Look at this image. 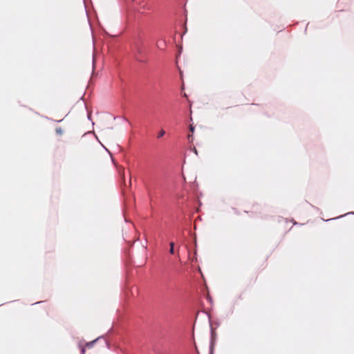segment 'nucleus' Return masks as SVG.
I'll return each instance as SVG.
<instances>
[{
	"mask_svg": "<svg viewBox=\"0 0 354 354\" xmlns=\"http://www.w3.org/2000/svg\"><path fill=\"white\" fill-rule=\"evenodd\" d=\"M169 246H170V249H169V253L171 254H174V243L173 242H171L170 244H169Z\"/></svg>",
	"mask_w": 354,
	"mask_h": 354,
	"instance_id": "obj_2",
	"label": "nucleus"
},
{
	"mask_svg": "<svg viewBox=\"0 0 354 354\" xmlns=\"http://www.w3.org/2000/svg\"><path fill=\"white\" fill-rule=\"evenodd\" d=\"M81 353L82 354H84L85 353V348L84 347L82 348V349H81Z\"/></svg>",
	"mask_w": 354,
	"mask_h": 354,
	"instance_id": "obj_5",
	"label": "nucleus"
},
{
	"mask_svg": "<svg viewBox=\"0 0 354 354\" xmlns=\"http://www.w3.org/2000/svg\"><path fill=\"white\" fill-rule=\"evenodd\" d=\"M92 344H93L92 342L88 343V344H87V346H92Z\"/></svg>",
	"mask_w": 354,
	"mask_h": 354,
	"instance_id": "obj_7",
	"label": "nucleus"
},
{
	"mask_svg": "<svg viewBox=\"0 0 354 354\" xmlns=\"http://www.w3.org/2000/svg\"><path fill=\"white\" fill-rule=\"evenodd\" d=\"M142 8L143 9H145V10H149V9H150V7H149L148 5H147V4L143 5V6H142Z\"/></svg>",
	"mask_w": 354,
	"mask_h": 354,
	"instance_id": "obj_4",
	"label": "nucleus"
},
{
	"mask_svg": "<svg viewBox=\"0 0 354 354\" xmlns=\"http://www.w3.org/2000/svg\"><path fill=\"white\" fill-rule=\"evenodd\" d=\"M165 134V131L161 129L158 133V138H162Z\"/></svg>",
	"mask_w": 354,
	"mask_h": 354,
	"instance_id": "obj_3",
	"label": "nucleus"
},
{
	"mask_svg": "<svg viewBox=\"0 0 354 354\" xmlns=\"http://www.w3.org/2000/svg\"><path fill=\"white\" fill-rule=\"evenodd\" d=\"M138 53H140L141 52L140 48H138Z\"/></svg>",
	"mask_w": 354,
	"mask_h": 354,
	"instance_id": "obj_8",
	"label": "nucleus"
},
{
	"mask_svg": "<svg viewBox=\"0 0 354 354\" xmlns=\"http://www.w3.org/2000/svg\"><path fill=\"white\" fill-rule=\"evenodd\" d=\"M55 132L58 136H62L64 133V130L62 127H57L55 129Z\"/></svg>",
	"mask_w": 354,
	"mask_h": 354,
	"instance_id": "obj_1",
	"label": "nucleus"
},
{
	"mask_svg": "<svg viewBox=\"0 0 354 354\" xmlns=\"http://www.w3.org/2000/svg\"><path fill=\"white\" fill-rule=\"evenodd\" d=\"M189 129L192 132L194 131V127L192 125L190 126Z\"/></svg>",
	"mask_w": 354,
	"mask_h": 354,
	"instance_id": "obj_6",
	"label": "nucleus"
}]
</instances>
